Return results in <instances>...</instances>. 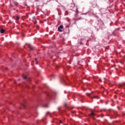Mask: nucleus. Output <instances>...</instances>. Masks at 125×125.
Here are the masks:
<instances>
[{
	"label": "nucleus",
	"instance_id": "obj_13",
	"mask_svg": "<svg viewBox=\"0 0 125 125\" xmlns=\"http://www.w3.org/2000/svg\"><path fill=\"white\" fill-rule=\"evenodd\" d=\"M36 64H38V61L36 62Z\"/></svg>",
	"mask_w": 125,
	"mask_h": 125
},
{
	"label": "nucleus",
	"instance_id": "obj_5",
	"mask_svg": "<svg viewBox=\"0 0 125 125\" xmlns=\"http://www.w3.org/2000/svg\"><path fill=\"white\" fill-rule=\"evenodd\" d=\"M5 31V30L3 29H1L0 30V33H1V34H3V33H4V32Z\"/></svg>",
	"mask_w": 125,
	"mask_h": 125
},
{
	"label": "nucleus",
	"instance_id": "obj_16",
	"mask_svg": "<svg viewBox=\"0 0 125 125\" xmlns=\"http://www.w3.org/2000/svg\"><path fill=\"white\" fill-rule=\"evenodd\" d=\"M49 113V112H47L46 114H48Z\"/></svg>",
	"mask_w": 125,
	"mask_h": 125
},
{
	"label": "nucleus",
	"instance_id": "obj_9",
	"mask_svg": "<svg viewBox=\"0 0 125 125\" xmlns=\"http://www.w3.org/2000/svg\"><path fill=\"white\" fill-rule=\"evenodd\" d=\"M90 115H91V116H94V113L91 112Z\"/></svg>",
	"mask_w": 125,
	"mask_h": 125
},
{
	"label": "nucleus",
	"instance_id": "obj_11",
	"mask_svg": "<svg viewBox=\"0 0 125 125\" xmlns=\"http://www.w3.org/2000/svg\"><path fill=\"white\" fill-rule=\"evenodd\" d=\"M35 60L36 62H37V61H38V59L35 58Z\"/></svg>",
	"mask_w": 125,
	"mask_h": 125
},
{
	"label": "nucleus",
	"instance_id": "obj_6",
	"mask_svg": "<svg viewBox=\"0 0 125 125\" xmlns=\"http://www.w3.org/2000/svg\"><path fill=\"white\" fill-rule=\"evenodd\" d=\"M15 20H19V19H20V17H19V16H17L15 18Z\"/></svg>",
	"mask_w": 125,
	"mask_h": 125
},
{
	"label": "nucleus",
	"instance_id": "obj_1",
	"mask_svg": "<svg viewBox=\"0 0 125 125\" xmlns=\"http://www.w3.org/2000/svg\"><path fill=\"white\" fill-rule=\"evenodd\" d=\"M93 92L92 93L89 94L88 93H86V95L87 96H89L91 99H98V96H91V94H92Z\"/></svg>",
	"mask_w": 125,
	"mask_h": 125
},
{
	"label": "nucleus",
	"instance_id": "obj_15",
	"mask_svg": "<svg viewBox=\"0 0 125 125\" xmlns=\"http://www.w3.org/2000/svg\"><path fill=\"white\" fill-rule=\"evenodd\" d=\"M81 109L83 110V107H81Z\"/></svg>",
	"mask_w": 125,
	"mask_h": 125
},
{
	"label": "nucleus",
	"instance_id": "obj_4",
	"mask_svg": "<svg viewBox=\"0 0 125 125\" xmlns=\"http://www.w3.org/2000/svg\"><path fill=\"white\" fill-rule=\"evenodd\" d=\"M125 83H120L119 84V87H122V86H125Z\"/></svg>",
	"mask_w": 125,
	"mask_h": 125
},
{
	"label": "nucleus",
	"instance_id": "obj_18",
	"mask_svg": "<svg viewBox=\"0 0 125 125\" xmlns=\"http://www.w3.org/2000/svg\"><path fill=\"white\" fill-rule=\"evenodd\" d=\"M100 82H101V80H100Z\"/></svg>",
	"mask_w": 125,
	"mask_h": 125
},
{
	"label": "nucleus",
	"instance_id": "obj_12",
	"mask_svg": "<svg viewBox=\"0 0 125 125\" xmlns=\"http://www.w3.org/2000/svg\"><path fill=\"white\" fill-rule=\"evenodd\" d=\"M60 124H62V121H60Z\"/></svg>",
	"mask_w": 125,
	"mask_h": 125
},
{
	"label": "nucleus",
	"instance_id": "obj_10",
	"mask_svg": "<svg viewBox=\"0 0 125 125\" xmlns=\"http://www.w3.org/2000/svg\"><path fill=\"white\" fill-rule=\"evenodd\" d=\"M104 117V115L103 114L101 115V117L103 118Z\"/></svg>",
	"mask_w": 125,
	"mask_h": 125
},
{
	"label": "nucleus",
	"instance_id": "obj_3",
	"mask_svg": "<svg viewBox=\"0 0 125 125\" xmlns=\"http://www.w3.org/2000/svg\"><path fill=\"white\" fill-rule=\"evenodd\" d=\"M27 45L29 48L30 49V50H33V49L35 48L34 47H32V45H31V44H28Z\"/></svg>",
	"mask_w": 125,
	"mask_h": 125
},
{
	"label": "nucleus",
	"instance_id": "obj_8",
	"mask_svg": "<svg viewBox=\"0 0 125 125\" xmlns=\"http://www.w3.org/2000/svg\"><path fill=\"white\" fill-rule=\"evenodd\" d=\"M23 78L24 80H26V79H27V77L26 76H24L23 77Z\"/></svg>",
	"mask_w": 125,
	"mask_h": 125
},
{
	"label": "nucleus",
	"instance_id": "obj_2",
	"mask_svg": "<svg viewBox=\"0 0 125 125\" xmlns=\"http://www.w3.org/2000/svg\"><path fill=\"white\" fill-rule=\"evenodd\" d=\"M58 31L59 32H62V30L61 29H63V25H61L58 27Z\"/></svg>",
	"mask_w": 125,
	"mask_h": 125
},
{
	"label": "nucleus",
	"instance_id": "obj_17",
	"mask_svg": "<svg viewBox=\"0 0 125 125\" xmlns=\"http://www.w3.org/2000/svg\"><path fill=\"white\" fill-rule=\"evenodd\" d=\"M20 79H18V81H20Z\"/></svg>",
	"mask_w": 125,
	"mask_h": 125
},
{
	"label": "nucleus",
	"instance_id": "obj_7",
	"mask_svg": "<svg viewBox=\"0 0 125 125\" xmlns=\"http://www.w3.org/2000/svg\"><path fill=\"white\" fill-rule=\"evenodd\" d=\"M44 107H45V108H48V105L45 104L44 105Z\"/></svg>",
	"mask_w": 125,
	"mask_h": 125
},
{
	"label": "nucleus",
	"instance_id": "obj_14",
	"mask_svg": "<svg viewBox=\"0 0 125 125\" xmlns=\"http://www.w3.org/2000/svg\"><path fill=\"white\" fill-rule=\"evenodd\" d=\"M60 109V107H58V110H59Z\"/></svg>",
	"mask_w": 125,
	"mask_h": 125
}]
</instances>
